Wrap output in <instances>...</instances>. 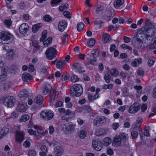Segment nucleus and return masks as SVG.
<instances>
[{"instance_id":"1","label":"nucleus","mask_w":156,"mask_h":156,"mask_svg":"<svg viewBox=\"0 0 156 156\" xmlns=\"http://www.w3.org/2000/svg\"><path fill=\"white\" fill-rule=\"evenodd\" d=\"M13 35L10 33L6 32L0 33V42L4 44H7L11 42Z\"/></svg>"},{"instance_id":"2","label":"nucleus","mask_w":156,"mask_h":156,"mask_svg":"<svg viewBox=\"0 0 156 156\" xmlns=\"http://www.w3.org/2000/svg\"><path fill=\"white\" fill-rule=\"evenodd\" d=\"M83 91V88L80 85L76 84L71 87L70 94L72 96L79 97L81 95Z\"/></svg>"},{"instance_id":"3","label":"nucleus","mask_w":156,"mask_h":156,"mask_svg":"<svg viewBox=\"0 0 156 156\" xmlns=\"http://www.w3.org/2000/svg\"><path fill=\"white\" fill-rule=\"evenodd\" d=\"M45 54L47 58L49 60H51L56 57L57 51L53 47H50L46 51Z\"/></svg>"},{"instance_id":"4","label":"nucleus","mask_w":156,"mask_h":156,"mask_svg":"<svg viewBox=\"0 0 156 156\" xmlns=\"http://www.w3.org/2000/svg\"><path fill=\"white\" fill-rule=\"evenodd\" d=\"M54 116V113L51 110H45L43 111L40 114L41 117L47 121L52 119Z\"/></svg>"},{"instance_id":"5","label":"nucleus","mask_w":156,"mask_h":156,"mask_svg":"<svg viewBox=\"0 0 156 156\" xmlns=\"http://www.w3.org/2000/svg\"><path fill=\"white\" fill-rule=\"evenodd\" d=\"M19 31L21 34L23 36H27L30 33L29 26L27 23H23L19 27Z\"/></svg>"},{"instance_id":"6","label":"nucleus","mask_w":156,"mask_h":156,"mask_svg":"<svg viewBox=\"0 0 156 156\" xmlns=\"http://www.w3.org/2000/svg\"><path fill=\"white\" fill-rule=\"evenodd\" d=\"M13 99V97L8 96L4 98L2 102L3 104L6 107H12L14 105Z\"/></svg>"},{"instance_id":"7","label":"nucleus","mask_w":156,"mask_h":156,"mask_svg":"<svg viewBox=\"0 0 156 156\" xmlns=\"http://www.w3.org/2000/svg\"><path fill=\"white\" fill-rule=\"evenodd\" d=\"M105 118L103 116H97L94 120L93 124L94 126H99L103 124L105 121Z\"/></svg>"},{"instance_id":"8","label":"nucleus","mask_w":156,"mask_h":156,"mask_svg":"<svg viewBox=\"0 0 156 156\" xmlns=\"http://www.w3.org/2000/svg\"><path fill=\"white\" fill-rule=\"evenodd\" d=\"M92 145L94 148L97 151H100L102 148V143L99 140H94L92 142Z\"/></svg>"},{"instance_id":"9","label":"nucleus","mask_w":156,"mask_h":156,"mask_svg":"<svg viewBox=\"0 0 156 156\" xmlns=\"http://www.w3.org/2000/svg\"><path fill=\"white\" fill-rule=\"evenodd\" d=\"M16 134V140L17 142L21 143L24 140V134L22 132L17 131Z\"/></svg>"},{"instance_id":"10","label":"nucleus","mask_w":156,"mask_h":156,"mask_svg":"<svg viewBox=\"0 0 156 156\" xmlns=\"http://www.w3.org/2000/svg\"><path fill=\"white\" fill-rule=\"evenodd\" d=\"M67 23L65 20L60 21L58 25L59 30L61 32H63L67 27Z\"/></svg>"},{"instance_id":"11","label":"nucleus","mask_w":156,"mask_h":156,"mask_svg":"<svg viewBox=\"0 0 156 156\" xmlns=\"http://www.w3.org/2000/svg\"><path fill=\"white\" fill-rule=\"evenodd\" d=\"M28 92L27 90H23L20 92L18 94V97L21 101H24L28 97Z\"/></svg>"},{"instance_id":"12","label":"nucleus","mask_w":156,"mask_h":156,"mask_svg":"<svg viewBox=\"0 0 156 156\" xmlns=\"http://www.w3.org/2000/svg\"><path fill=\"white\" fill-rule=\"evenodd\" d=\"M22 80L25 82H28L33 80L32 77L30 74L28 73H25L22 75Z\"/></svg>"},{"instance_id":"13","label":"nucleus","mask_w":156,"mask_h":156,"mask_svg":"<svg viewBox=\"0 0 156 156\" xmlns=\"http://www.w3.org/2000/svg\"><path fill=\"white\" fill-rule=\"evenodd\" d=\"M140 108L138 105L136 103L132 105L129 109V112L130 113H133L138 111Z\"/></svg>"},{"instance_id":"14","label":"nucleus","mask_w":156,"mask_h":156,"mask_svg":"<svg viewBox=\"0 0 156 156\" xmlns=\"http://www.w3.org/2000/svg\"><path fill=\"white\" fill-rule=\"evenodd\" d=\"M27 105L26 104L19 103L16 108V110L19 112H24L26 110Z\"/></svg>"},{"instance_id":"15","label":"nucleus","mask_w":156,"mask_h":156,"mask_svg":"<svg viewBox=\"0 0 156 156\" xmlns=\"http://www.w3.org/2000/svg\"><path fill=\"white\" fill-rule=\"evenodd\" d=\"M5 69L4 68V71H1L2 74L0 75V82L4 81L6 79V77L7 75V72L9 69L8 67H5Z\"/></svg>"},{"instance_id":"16","label":"nucleus","mask_w":156,"mask_h":156,"mask_svg":"<svg viewBox=\"0 0 156 156\" xmlns=\"http://www.w3.org/2000/svg\"><path fill=\"white\" fill-rule=\"evenodd\" d=\"M142 62V59L141 58H138L135 59L134 61L131 62V65L134 67H136Z\"/></svg>"},{"instance_id":"17","label":"nucleus","mask_w":156,"mask_h":156,"mask_svg":"<svg viewBox=\"0 0 156 156\" xmlns=\"http://www.w3.org/2000/svg\"><path fill=\"white\" fill-rule=\"evenodd\" d=\"M113 145L114 147H117L119 146L121 144V139L118 136L114 138L113 141Z\"/></svg>"},{"instance_id":"18","label":"nucleus","mask_w":156,"mask_h":156,"mask_svg":"<svg viewBox=\"0 0 156 156\" xmlns=\"http://www.w3.org/2000/svg\"><path fill=\"white\" fill-rule=\"evenodd\" d=\"M54 149L55 153L56 156H60L62 154L63 150L60 147L56 146Z\"/></svg>"},{"instance_id":"19","label":"nucleus","mask_w":156,"mask_h":156,"mask_svg":"<svg viewBox=\"0 0 156 156\" xmlns=\"http://www.w3.org/2000/svg\"><path fill=\"white\" fill-rule=\"evenodd\" d=\"M110 37L109 34H105L102 35V40L103 42L106 44L108 43L110 40Z\"/></svg>"},{"instance_id":"20","label":"nucleus","mask_w":156,"mask_h":156,"mask_svg":"<svg viewBox=\"0 0 156 156\" xmlns=\"http://www.w3.org/2000/svg\"><path fill=\"white\" fill-rule=\"evenodd\" d=\"M42 26V24L41 23H38L34 25L32 27V31L33 33L36 32Z\"/></svg>"},{"instance_id":"21","label":"nucleus","mask_w":156,"mask_h":156,"mask_svg":"<svg viewBox=\"0 0 156 156\" xmlns=\"http://www.w3.org/2000/svg\"><path fill=\"white\" fill-rule=\"evenodd\" d=\"M124 0H115L114 2V5L116 8H118L124 3Z\"/></svg>"},{"instance_id":"22","label":"nucleus","mask_w":156,"mask_h":156,"mask_svg":"<svg viewBox=\"0 0 156 156\" xmlns=\"http://www.w3.org/2000/svg\"><path fill=\"white\" fill-rule=\"evenodd\" d=\"M14 55L13 50L11 49H9L6 54L7 58L8 59H12L13 58Z\"/></svg>"},{"instance_id":"23","label":"nucleus","mask_w":156,"mask_h":156,"mask_svg":"<svg viewBox=\"0 0 156 156\" xmlns=\"http://www.w3.org/2000/svg\"><path fill=\"white\" fill-rule=\"evenodd\" d=\"M66 63L64 61H59L57 62L56 66L57 68L62 69L65 66Z\"/></svg>"},{"instance_id":"24","label":"nucleus","mask_w":156,"mask_h":156,"mask_svg":"<svg viewBox=\"0 0 156 156\" xmlns=\"http://www.w3.org/2000/svg\"><path fill=\"white\" fill-rule=\"evenodd\" d=\"M51 87L49 84H46L45 85L44 90H43V93L44 95L48 94L49 93L51 90Z\"/></svg>"},{"instance_id":"25","label":"nucleus","mask_w":156,"mask_h":156,"mask_svg":"<svg viewBox=\"0 0 156 156\" xmlns=\"http://www.w3.org/2000/svg\"><path fill=\"white\" fill-rule=\"evenodd\" d=\"M43 97L41 95H39L36 97L34 100V102L41 105L43 103Z\"/></svg>"},{"instance_id":"26","label":"nucleus","mask_w":156,"mask_h":156,"mask_svg":"<svg viewBox=\"0 0 156 156\" xmlns=\"http://www.w3.org/2000/svg\"><path fill=\"white\" fill-rule=\"evenodd\" d=\"M9 128L8 126H6L2 129L0 132V133L2 135L5 136L9 133Z\"/></svg>"},{"instance_id":"27","label":"nucleus","mask_w":156,"mask_h":156,"mask_svg":"<svg viewBox=\"0 0 156 156\" xmlns=\"http://www.w3.org/2000/svg\"><path fill=\"white\" fill-rule=\"evenodd\" d=\"M103 141L104 145L107 146L111 144L112 140L110 138L107 137L104 139Z\"/></svg>"},{"instance_id":"28","label":"nucleus","mask_w":156,"mask_h":156,"mask_svg":"<svg viewBox=\"0 0 156 156\" xmlns=\"http://www.w3.org/2000/svg\"><path fill=\"white\" fill-rule=\"evenodd\" d=\"M143 122L142 119L141 117H139L137 118V119L136 120V128H139V130H141V129L140 128V126L141 124Z\"/></svg>"},{"instance_id":"29","label":"nucleus","mask_w":156,"mask_h":156,"mask_svg":"<svg viewBox=\"0 0 156 156\" xmlns=\"http://www.w3.org/2000/svg\"><path fill=\"white\" fill-rule=\"evenodd\" d=\"M43 133L38 130H35L34 134V136L37 139H40L43 135Z\"/></svg>"},{"instance_id":"30","label":"nucleus","mask_w":156,"mask_h":156,"mask_svg":"<svg viewBox=\"0 0 156 156\" xmlns=\"http://www.w3.org/2000/svg\"><path fill=\"white\" fill-rule=\"evenodd\" d=\"M65 115H68L69 118H71L73 117L75 115L74 113L72 112L69 109H67L66 111H65Z\"/></svg>"},{"instance_id":"31","label":"nucleus","mask_w":156,"mask_h":156,"mask_svg":"<svg viewBox=\"0 0 156 156\" xmlns=\"http://www.w3.org/2000/svg\"><path fill=\"white\" fill-rule=\"evenodd\" d=\"M29 119L30 116L28 115H23L20 119V122H26Z\"/></svg>"},{"instance_id":"32","label":"nucleus","mask_w":156,"mask_h":156,"mask_svg":"<svg viewBox=\"0 0 156 156\" xmlns=\"http://www.w3.org/2000/svg\"><path fill=\"white\" fill-rule=\"evenodd\" d=\"M121 139V140H122L126 141L127 140L128 138V136L127 134L125 133H122L120 134L119 136H118Z\"/></svg>"},{"instance_id":"33","label":"nucleus","mask_w":156,"mask_h":156,"mask_svg":"<svg viewBox=\"0 0 156 156\" xmlns=\"http://www.w3.org/2000/svg\"><path fill=\"white\" fill-rule=\"evenodd\" d=\"M79 137L81 139H84L86 136V132L85 131L81 130L78 133Z\"/></svg>"},{"instance_id":"34","label":"nucleus","mask_w":156,"mask_h":156,"mask_svg":"<svg viewBox=\"0 0 156 156\" xmlns=\"http://www.w3.org/2000/svg\"><path fill=\"white\" fill-rule=\"evenodd\" d=\"M43 20L45 22H49L52 20V18L49 15L47 14L43 16Z\"/></svg>"},{"instance_id":"35","label":"nucleus","mask_w":156,"mask_h":156,"mask_svg":"<svg viewBox=\"0 0 156 156\" xmlns=\"http://www.w3.org/2000/svg\"><path fill=\"white\" fill-rule=\"evenodd\" d=\"M95 133L96 135L98 136H100L105 134V130L102 129L96 130Z\"/></svg>"},{"instance_id":"36","label":"nucleus","mask_w":156,"mask_h":156,"mask_svg":"<svg viewBox=\"0 0 156 156\" xmlns=\"http://www.w3.org/2000/svg\"><path fill=\"white\" fill-rule=\"evenodd\" d=\"M122 93L123 94V96L125 97H128L129 95V90L128 89L125 87L123 88L122 90Z\"/></svg>"},{"instance_id":"37","label":"nucleus","mask_w":156,"mask_h":156,"mask_svg":"<svg viewBox=\"0 0 156 156\" xmlns=\"http://www.w3.org/2000/svg\"><path fill=\"white\" fill-rule=\"evenodd\" d=\"M65 128L66 130L69 131H73L74 130V126L72 124H69L67 126H65V128L63 127V129Z\"/></svg>"},{"instance_id":"38","label":"nucleus","mask_w":156,"mask_h":156,"mask_svg":"<svg viewBox=\"0 0 156 156\" xmlns=\"http://www.w3.org/2000/svg\"><path fill=\"white\" fill-rule=\"evenodd\" d=\"M110 72L111 75L114 76H116L119 74L118 71L115 68L112 69Z\"/></svg>"},{"instance_id":"39","label":"nucleus","mask_w":156,"mask_h":156,"mask_svg":"<svg viewBox=\"0 0 156 156\" xmlns=\"http://www.w3.org/2000/svg\"><path fill=\"white\" fill-rule=\"evenodd\" d=\"M81 65L79 62H75L72 65V67L73 69H75L76 71L79 69L81 68Z\"/></svg>"},{"instance_id":"40","label":"nucleus","mask_w":156,"mask_h":156,"mask_svg":"<svg viewBox=\"0 0 156 156\" xmlns=\"http://www.w3.org/2000/svg\"><path fill=\"white\" fill-rule=\"evenodd\" d=\"M111 76L108 73H106L105 75L104 79L107 83H109L110 81Z\"/></svg>"},{"instance_id":"41","label":"nucleus","mask_w":156,"mask_h":156,"mask_svg":"<svg viewBox=\"0 0 156 156\" xmlns=\"http://www.w3.org/2000/svg\"><path fill=\"white\" fill-rule=\"evenodd\" d=\"M155 60L154 57H150L147 61V64L149 67L152 66L154 64Z\"/></svg>"},{"instance_id":"42","label":"nucleus","mask_w":156,"mask_h":156,"mask_svg":"<svg viewBox=\"0 0 156 156\" xmlns=\"http://www.w3.org/2000/svg\"><path fill=\"white\" fill-rule=\"evenodd\" d=\"M84 25L82 22L79 23L77 26V29L78 31L80 32L84 28Z\"/></svg>"},{"instance_id":"43","label":"nucleus","mask_w":156,"mask_h":156,"mask_svg":"<svg viewBox=\"0 0 156 156\" xmlns=\"http://www.w3.org/2000/svg\"><path fill=\"white\" fill-rule=\"evenodd\" d=\"M95 40L93 38L90 39L89 42L87 43V44L89 47H92L95 44Z\"/></svg>"},{"instance_id":"44","label":"nucleus","mask_w":156,"mask_h":156,"mask_svg":"<svg viewBox=\"0 0 156 156\" xmlns=\"http://www.w3.org/2000/svg\"><path fill=\"white\" fill-rule=\"evenodd\" d=\"M4 24L8 27H10L12 24V21L10 19H8L5 20L4 21Z\"/></svg>"},{"instance_id":"45","label":"nucleus","mask_w":156,"mask_h":156,"mask_svg":"<svg viewBox=\"0 0 156 156\" xmlns=\"http://www.w3.org/2000/svg\"><path fill=\"white\" fill-rule=\"evenodd\" d=\"M11 85V83L10 82L6 81L5 82L3 85L5 90H8L10 87Z\"/></svg>"},{"instance_id":"46","label":"nucleus","mask_w":156,"mask_h":156,"mask_svg":"<svg viewBox=\"0 0 156 156\" xmlns=\"http://www.w3.org/2000/svg\"><path fill=\"white\" fill-rule=\"evenodd\" d=\"M138 135V133L135 131L133 130L131 132V136L133 139H134L136 138Z\"/></svg>"},{"instance_id":"47","label":"nucleus","mask_w":156,"mask_h":156,"mask_svg":"<svg viewBox=\"0 0 156 156\" xmlns=\"http://www.w3.org/2000/svg\"><path fill=\"white\" fill-rule=\"evenodd\" d=\"M94 52L92 53V56L93 58H96L97 57H98V56L99 53L98 49L94 50L92 51V52Z\"/></svg>"},{"instance_id":"48","label":"nucleus","mask_w":156,"mask_h":156,"mask_svg":"<svg viewBox=\"0 0 156 156\" xmlns=\"http://www.w3.org/2000/svg\"><path fill=\"white\" fill-rule=\"evenodd\" d=\"M113 85L112 84H109L108 85L105 84L102 86V88L104 89H111L113 87Z\"/></svg>"},{"instance_id":"49","label":"nucleus","mask_w":156,"mask_h":156,"mask_svg":"<svg viewBox=\"0 0 156 156\" xmlns=\"http://www.w3.org/2000/svg\"><path fill=\"white\" fill-rule=\"evenodd\" d=\"M121 47L124 49H128L130 51L132 50L131 47L128 46L126 44H123L121 45Z\"/></svg>"},{"instance_id":"50","label":"nucleus","mask_w":156,"mask_h":156,"mask_svg":"<svg viewBox=\"0 0 156 156\" xmlns=\"http://www.w3.org/2000/svg\"><path fill=\"white\" fill-rule=\"evenodd\" d=\"M30 139L27 140L23 143V146L25 147H30Z\"/></svg>"},{"instance_id":"51","label":"nucleus","mask_w":156,"mask_h":156,"mask_svg":"<svg viewBox=\"0 0 156 156\" xmlns=\"http://www.w3.org/2000/svg\"><path fill=\"white\" fill-rule=\"evenodd\" d=\"M137 75L138 76H144V70L141 68L139 69L137 71Z\"/></svg>"},{"instance_id":"52","label":"nucleus","mask_w":156,"mask_h":156,"mask_svg":"<svg viewBox=\"0 0 156 156\" xmlns=\"http://www.w3.org/2000/svg\"><path fill=\"white\" fill-rule=\"evenodd\" d=\"M28 154L29 156H36L37 153L34 150H31L29 151Z\"/></svg>"},{"instance_id":"53","label":"nucleus","mask_w":156,"mask_h":156,"mask_svg":"<svg viewBox=\"0 0 156 156\" xmlns=\"http://www.w3.org/2000/svg\"><path fill=\"white\" fill-rule=\"evenodd\" d=\"M141 31V30L138 31L137 34H136L135 35V37L136 38L137 41L141 40L140 38V37L141 35L140 34Z\"/></svg>"},{"instance_id":"54","label":"nucleus","mask_w":156,"mask_h":156,"mask_svg":"<svg viewBox=\"0 0 156 156\" xmlns=\"http://www.w3.org/2000/svg\"><path fill=\"white\" fill-rule=\"evenodd\" d=\"M79 78L77 76L75 75H73L71 78V81L73 82H75L78 81Z\"/></svg>"},{"instance_id":"55","label":"nucleus","mask_w":156,"mask_h":156,"mask_svg":"<svg viewBox=\"0 0 156 156\" xmlns=\"http://www.w3.org/2000/svg\"><path fill=\"white\" fill-rule=\"evenodd\" d=\"M32 45L34 48H41V46L38 44V42L36 41H34L32 42Z\"/></svg>"},{"instance_id":"56","label":"nucleus","mask_w":156,"mask_h":156,"mask_svg":"<svg viewBox=\"0 0 156 156\" xmlns=\"http://www.w3.org/2000/svg\"><path fill=\"white\" fill-rule=\"evenodd\" d=\"M5 67H7L6 66L4 65V63L3 62H2V60L0 62V69L1 68V71H4V68L5 69Z\"/></svg>"},{"instance_id":"57","label":"nucleus","mask_w":156,"mask_h":156,"mask_svg":"<svg viewBox=\"0 0 156 156\" xmlns=\"http://www.w3.org/2000/svg\"><path fill=\"white\" fill-rule=\"evenodd\" d=\"M108 14L109 15H108L105 16V18L106 20H107L108 21H109L111 20V17H112V12L109 11L108 12Z\"/></svg>"},{"instance_id":"58","label":"nucleus","mask_w":156,"mask_h":156,"mask_svg":"<svg viewBox=\"0 0 156 156\" xmlns=\"http://www.w3.org/2000/svg\"><path fill=\"white\" fill-rule=\"evenodd\" d=\"M34 66L32 64H30L28 66V71L30 72H32L34 71Z\"/></svg>"},{"instance_id":"59","label":"nucleus","mask_w":156,"mask_h":156,"mask_svg":"<svg viewBox=\"0 0 156 156\" xmlns=\"http://www.w3.org/2000/svg\"><path fill=\"white\" fill-rule=\"evenodd\" d=\"M119 125L118 123L115 122L112 124V127L115 130L119 127Z\"/></svg>"},{"instance_id":"60","label":"nucleus","mask_w":156,"mask_h":156,"mask_svg":"<svg viewBox=\"0 0 156 156\" xmlns=\"http://www.w3.org/2000/svg\"><path fill=\"white\" fill-rule=\"evenodd\" d=\"M18 114L17 111H13L12 113L11 116L13 119L17 118L18 116Z\"/></svg>"},{"instance_id":"61","label":"nucleus","mask_w":156,"mask_h":156,"mask_svg":"<svg viewBox=\"0 0 156 156\" xmlns=\"http://www.w3.org/2000/svg\"><path fill=\"white\" fill-rule=\"evenodd\" d=\"M47 69L45 67H43L40 73L41 74L43 75L46 74H47Z\"/></svg>"},{"instance_id":"62","label":"nucleus","mask_w":156,"mask_h":156,"mask_svg":"<svg viewBox=\"0 0 156 156\" xmlns=\"http://www.w3.org/2000/svg\"><path fill=\"white\" fill-rule=\"evenodd\" d=\"M137 48H140L142 47L143 43L142 42V40L138 41H137Z\"/></svg>"},{"instance_id":"63","label":"nucleus","mask_w":156,"mask_h":156,"mask_svg":"<svg viewBox=\"0 0 156 156\" xmlns=\"http://www.w3.org/2000/svg\"><path fill=\"white\" fill-rule=\"evenodd\" d=\"M64 15L68 18H69L71 17V14H70V13L68 11H65L63 13Z\"/></svg>"},{"instance_id":"64","label":"nucleus","mask_w":156,"mask_h":156,"mask_svg":"<svg viewBox=\"0 0 156 156\" xmlns=\"http://www.w3.org/2000/svg\"><path fill=\"white\" fill-rule=\"evenodd\" d=\"M123 39L124 42L126 43L129 42L131 41L130 38L126 36L123 37Z\"/></svg>"}]
</instances>
